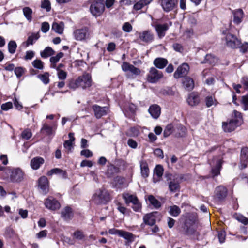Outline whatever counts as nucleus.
<instances>
[{
	"label": "nucleus",
	"instance_id": "4c0bfd02",
	"mask_svg": "<svg viewBox=\"0 0 248 248\" xmlns=\"http://www.w3.org/2000/svg\"><path fill=\"white\" fill-rule=\"evenodd\" d=\"M55 54V51L49 46H47L40 52V55L43 58H47Z\"/></svg>",
	"mask_w": 248,
	"mask_h": 248
},
{
	"label": "nucleus",
	"instance_id": "f257e3e1",
	"mask_svg": "<svg viewBox=\"0 0 248 248\" xmlns=\"http://www.w3.org/2000/svg\"><path fill=\"white\" fill-rule=\"evenodd\" d=\"M233 118L228 122H223L222 128L224 131L231 132L242 124L243 122L241 113L236 110L233 111Z\"/></svg>",
	"mask_w": 248,
	"mask_h": 248
},
{
	"label": "nucleus",
	"instance_id": "2f4dec72",
	"mask_svg": "<svg viewBox=\"0 0 248 248\" xmlns=\"http://www.w3.org/2000/svg\"><path fill=\"white\" fill-rule=\"evenodd\" d=\"M167 59L163 58H157L153 62L154 65L159 69H163L168 64Z\"/></svg>",
	"mask_w": 248,
	"mask_h": 248
},
{
	"label": "nucleus",
	"instance_id": "79ce46f5",
	"mask_svg": "<svg viewBox=\"0 0 248 248\" xmlns=\"http://www.w3.org/2000/svg\"><path fill=\"white\" fill-rule=\"evenodd\" d=\"M169 214L174 217H177L181 213L180 208L177 205H172L169 207Z\"/></svg>",
	"mask_w": 248,
	"mask_h": 248
},
{
	"label": "nucleus",
	"instance_id": "f704fd0d",
	"mask_svg": "<svg viewBox=\"0 0 248 248\" xmlns=\"http://www.w3.org/2000/svg\"><path fill=\"white\" fill-rule=\"evenodd\" d=\"M140 170L141 173L144 178H147L149 176V169L148 168V165L146 161H142L140 162Z\"/></svg>",
	"mask_w": 248,
	"mask_h": 248
},
{
	"label": "nucleus",
	"instance_id": "13d9d810",
	"mask_svg": "<svg viewBox=\"0 0 248 248\" xmlns=\"http://www.w3.org/2000/svg\"><path fill=\"white\" fill-rule=\"evenodd\" d=\"M41 7L45 9L46 11H50L51 10L50 2L48 0H44L41 3Z\"/></svg>",
	"mask_w": 248,
	"mask_h": 248
},
{
	"label": "nucleus",
	"instance_id": "bf43d9fd",
	"mask_svg": "<svg viewBox=\"0 0 248 248\" xmlns=\"http://www.w3.org/2000/svg\"><path fill=\"white\" fill-rule=\"evenodd\" d=\"M226 232L224 230H220L218 232V238L220 243H222L225 242L226 239Z\"/></svg>",
	"mask_w": 248,
	"mask_h": 248
},
{
	"label": "nucleus",
	"instance_id": "a18cd8bd",
	"mask_svg": "<svg viewBox=\"0 0 248 248\" xmlns=\"http://www.w3.org/2000/svg\"><path fill=\"white\" fill-rule=\"evenodd\" d=\"M217 61V59L214 56L209 54L206 55L203 62L211 65H214Z\"/></svg>",
	"mask_w": 248,
	"mask_h": 248
},
{
	"label": "nucleus",
	"instance_id": "de8ad7c7",
	"mask_svg": "<svg viewBox=\"0 0 248 248\" xmlns=\"http://www.w3.org/2000/svg\"><path fill=\"white\" fill-rule=\"evenodd\" d=\"M43 133H45L47 135H50L53 133L52 127L47 124H44L41 128Z\"/></svg>",
	"mask_w": 248,
	"mask_h": 248
},
{
	"label": "nucleus",
	"instance_id": "7ed1b4c3",
	"mask_svg": "<svg viewBox=\"0 0 248 248\" xmlns=\"http://www.w3.org/2000/svg\"><path fill=\"white\" fill-rule=\"evenodd\" d=\"M122 198L127 205L132 203V209L135 212H140L142 205L136 195L130 194L127 192H124L122 194Z\"/></svg>",
	"mask_w": 248,
	"mask_h": 248
},
{
	"label": "nucleus",
	"instance_id": "393cba45",
	"mask_svg": "<svg viewBox=\"0 0 248 248\" xmlns=\"http://www.w3.org/2000/svg\"><path fill=\"white\" fill-rule=\"evenodd\" d=\"M216 196L219 200H224L227 196L228 190L226 187L220 186L216 188Z\"/></svg>",
	"mask_w": 248,
	"mask_h": 248
},
{
	"label": "nucleus",
	"instance_id": "bb28decb",
	"mask_svg": "<svg viewBox=\"0 0 248 248\" xmlns=\"http://www.w3.org/2000/svg\"><path fill=\"white\" fill-rule=\"evenodd\" d=\"M233 15V22L236 24H239L242 21L244 16V12L241 9H238L232 11Z\"/></svg>",
	"mask_w": 248,
	"mask_h": 248
},
{
	"label": "nucleus",
	"instance_id": "6ab92c4d",
	"mask_svg": "<svg viewBox=\"0 0 248 248\" xmlns=\"http://www.w3.org/2000/svg\"><path fill=\"white\" fill-rule=\"evenodd\" d=\"M112 184L113 187L117 189H121L128 186V184L125 183V179L119 176L114 178Z\"/></svg>",
	"mask_w": 248,
	"mask_h": 248
},
{
	"label": "nucleus",
	"instance_id": "f03ea898",
	"mask_svg": "<svg viewBox=\"0 0 248 248\" xmlns=\"http://www.w3.org/2000/svg\"><path fill=\"white\" fill-rule=\"evenodd\" d=\"M236 29L232 27L231 23L230 24L229 29H226L222 31L223 34L225 35V40L226 45L232 48H235L239 46L240 45V42L237 37L231 33V32H234V30Z\"/></svg>",
	"mask_w": 248,
	"mask_h": 248
},
{
	"label": "nucleus",
	"instance_id": "09e8293b",
	"mask_svg": "<svg viewBox=\"0 0 248 248\" xmlns=\"http://www.w3.org/2000/svg\"><path fill=\"white\" fill-rule=\"evenodd\" d=\"M49 74L48 72H45L42 74H39L37 76L38 78H39L45 84H47L50 81L49 78Z\"/></svg>",
	"mask_w": 248,
	"mask_h": 248
},
{
	"label": "nucleus",
	"instance_id": "423d86ee",
	"mask_svg": "<svg viewBox=\"0 0 248 248\" xmlns=\"http://www.w3.org/2000/svg\"><path fill=\"white\" fill-rule=\"evenodd\" d=\"M90 10L92 14L96 17L101 16L105 10L104 0H96L93 1L91 4Z\"/></svg>",
	"mask_w": 248,
	"mask_h": 248
},
{
	"label": "nucleus",
	"instance_id": "6e6552de",
	"mask_svg": "<svg viewBox=\"0 0 248 248\" xmlns=\"http://www.w3.org/2000/svg\"><path fill=\"white\" fill-rule=\"evenodd\" d=\"M122 69L125 72H129L130 74L128 76V78H134L140 75L141 70L136 67L132 64L128 62H123L122 64Z\"/></svg>",
	"mask_w": 248,
	"mask_h": 248
},
{
	"label": "nucleus",
	"instance_id": "c756f323",
	"mask_svg": "<svg viewBox=\"0 0 248 248\" xmlns=\"http://www.w3.org/2000/svg\"><path fill=\"white\" fill-rule=\"evenodd\" d=\"M183 84L185 89L188 91L192 90L194 87L193 79L188 76L185 77L183 79Z\"/></svg>",
	"mask_w": 248,
	"mask_h": 248
},
{
	"label": "nucleus",
	"instance_id": "774afa93",
	"mask_svg": "<svg viewBox=\"0 0 248 248\" xmlns=\"http://www.w3.org/2000/svg\"><path fill=\"white\" fill-rule=\"evenodd\" d=\"M242 102L244 110H248V95L242 97Z\"/></svg>",
	"mask_w": 248,
	"mask_h": 248
},
{
	"label": "nucleus",
	"instance_id": "37998d69",
	"mask_svg": "<svg viewBox=\"0 0 248 248\" xmlns=\"http://www.w3.org/2000/svg\"><path fill=\"white\" fill-rule=\"evenodd\" d=\"M69 87L73 90H75L78 88H81L79 77L77 78L72 79L69 81Z\"/></svg>",
	"mask_w": 248,
	"mask_h": 248
},
{
	"label": "nucleus",
	"instance_id": "a19ab883",
	"mask_svg": "<svg viewBox=\"0 0 248 248\" xmlns=\"http://www.w3.org/2000/svg\"><path fill=\"white\" fill-rule=\"evenodd\" d=\"M64 28V24L63 22H61L59 23H53L52 26V29L59 34H62L63 32Z\"/></svg>",
	"mask_w": 248,
	"mask_h": 248
},
{
	"label": "nucleus",
	"instance_id": "5fc2aeb1",
	"mask_svg": "<svg viewBox=\"0 0 248 248\" xmlns=\"http://www.w3.org/2000/svg\"><path fill=\"white\" fill-rule=\"evenodd\" d=\"M21 136L22 138L24 140H29L32 136L31 130L29 128L25 129L22 131Z\"/></svg>",
	"mask_w": 248,
	"mask_h": 248
},
{
	"label": "nucleus",
	"instance_id": "9b49d317",
	"mask_svg": "<svg viewBox=\"0 0 248 248\" xmlns=\"http://www.w3.org/2000/svg\"><path fill=\"white\" fill-rule=\"evenodd\" d=\"M158 3L163 10L167 13L175 9L178 5L177 0H158Z\"/></svg>",
	"mask_w": 248,
	"mask_h": 248
},
{
	"label": "nucleus",
	"instance_id": "052dcab7",
	"mask_svg": "<svg viewBox=\"0 0 248 248\" xmlns=\"http://www.w3.org/2000/svg\"><path fill=\"white\" fill-rule=\"evenodd\" d=\"M132 26L129 22H125L123 26L122 30L126 32H130L132 31Z\"/></svg>",
	"mask_w": 248,
	"mask_h": 248
},
{
	"label": "nucleus",
	"instance_id": "603ef678",
	"mask_svg": "<svg viewBox=\"0 0 248 248\" xmlns=\"http://www.w3.org/2000/svg\"><path fill=\"white\" fill-rule=\"evenodd\" d=\"M32 65L36 69L42 70L44 67V63L40 59H35L32 62Z\"/></svg>",
	"mask_w": 248,
	"mask_h": 248
},
{
	"label": "nucleus",
	"instance_id": "0eeeda50",
	"mask_svg": "<svg viewBox=\"0 0 248 248\" xmlns=\"http://www.w3.org/2000/svg\"><path fill=\"white\" fill-rule=\"evenodd\" d=\"M73 34L75 39L79 41H86L91 37V31L89 28L87 27L75 30L73 32Z\"/></svg>",
	"mask_w": 248,
	"mask_h": 248
},
{
	"label": "nucleus",
	"instance_id": "dca6fc26",
	"mask_svg": "<svg viewBox=\"0 0 248 248\" xmlns=\"http://www.w3.org/2000/svg\"><path fill=\"white\" fill-rule=\"evenodd\" d=\"M79 78L82 89H86L92 85V77L89 73H84L82 76H79Z\"/></svg>",
	"mask_w": 248,
	"mask_h": 248
},
{
	"label": "nucleus",
	"instance_id": "e433bc0d",
	"mask_svg": "<svg viewBox=\"0 0 248 248\" xmlns=\"http://www.w3.org/2000/svg\"><path fill=\"white\" fill-rule=\"evenodd\" d=\"M153 0H140L136 3L133 7L135 10H140L144 6L149 4Z\"/></svg>",
	"mask_w": 248,
	"mask_h": 248
},
{
	"label": "nucleus",
	"instance_id": "6e6d98bb",
	"mask_svg": "<svg viewBox=\"0 0 248 248\" xmlns=\"http://www.w3.org/2000/svg\"><path fill=\"white\" fill-rule=\"evenodd\" d=\"M116 204L117 205V210L122 214L125 215L129 212V210L124 206L121 202H117Z\"/></svg>",
	"mask_w": 248,
	"mask_h": 248
},
{
	"label": "nucleus",
	"instance_id": "9d476101",
	"mask_svg": "<svg viewBox=\"0 0 248 248\" xmlns=\"http://www.w3.org/2000/svg\"><path fill=\"white\" fill-rule=\"evenodd\" d=\"M163 77V73L155 67H151L147 75V80L152 83L157 82Z\"/></svg>",
	"mask_w": 248,
	"mask_h": 248
},
{
	"label": "nucleus",
	"instance_id": "ea45409f",
	"mask_svg": "<svg viewBox=\"0 0 248 248\" xmlns=\"http://www.w3.org/2000/svg\"><path fill=\"white\" fill-rule=\"evenodd\" d=\"M148 200L150 204L155 208L158 209L161 206V203L160 202L156 199L154 196L149 195L148 197Z\"/></svg>",
	"mask_w": 248,
	"mask_h": 248
},
{
	"label": "nucleus",
	"instance_id": "cd10ccee",
	"mask_svg": "<svg viewBox=\"0 0 248 248\" xmlns=\"http://www.w3.org/2000/svg\"><path fill=\"white\" fill-rule=\"evenodd\" d=\"M53 174H57L60 177L64 179H65L67 177V174L66 171L59 168H54L51 169L47 173V175L48 176H52Z\"/></svg>",
	"mask_w": 248,
	"mask_h": 248
},
{
	"label": "nucleus",
	"instance_id": "f8f14e48",
	"mask_svg": "<svg viewBox=\"0 0 248 248\" xmlns=\"http://www.w3.org/2000/svg\"><path fill=\"white\" fill-rule=\"evenodd\" d=\"M167 181L169 185V189L170 192L175 193L179 191L180 186L178 180L172 179V175L170 174L166 175Z\"/></svg>",
	"mask_w": 248,
	"mask_h": 248
},
{
	"label": "nucleus",
	"instance_id": "39448f33",
	"mask_svg": "<svg viewBox=\"0 0 248 248\" xmlns=\"http://www.w3.org/2000/svg\"><path fill=\"white\" fill-rule=\"evenodd\" d=\"M93 200L97 204H107L110 200V196L105 189H99L93 196Z\"/></svg>",
	"mask_w": 248,
	"mask_h": 248
},
{
	"label": "nucleus",
	"instance_id": "4d7b16f0",
	"mask_svg": "<svg viewBox=\"0 0 248 248\" xmlns=\"http://www.w3.org/2000/svg\"><path fill=\"white\" fill-rule=\"evenodd\" d=\"M25 69L22 67H17L15 69V73L18 78H20L25 73Z\"/></svg>",
	"mask_w": 248,
	"mask_h": 248
},
{
	"label": "nucleus",
	"instance_id": "5701e85b",
	"mask_svg": "<svg viewBox=\"0 0 248 248\" xmlns=\"http://www.w3.org/2000/svg\"><path fill=\"white\" fill-rule=\"evenodd\" d=\"M148 112L154 119H157L161 114V108L157 104H153L150 106Z\"/></svg>",
	"mask_w": 248,
	"mask_h": 248
},
{
	"label": "nucleus",
	"instance_id": "49530a36",
	"mask_svg": "<svg viewBox=\"0 0 248 248\" xmlns=\"http://www.w3.org/2000/svg\"><path fill=\"white\" fill-rule=\"evenodd\" d=\"M205 102L207 107L209 108L212 105H216L217 101L212 96H206L205 98Z\"/></svg>",
	"mask_w": 248,
	"mask_h": 248
},
{
	"label": "nucleus",
	"instance_id": "f3484780",
	"mask_svg": "<svg viewBox=\"0 0 248 248\" xmlns=\"http://www.w3.org/2000/svg\"><path fill=\"white\" fill-rule=\"evenodd\" d=\"M248 165V148L243 147L242 148L240 154V167L243 169Z\"/></svg>",
	"mask_w": 248,
	"mask_h": 248
},
{
	"label": "nucleus",
	"instance_id": "1a4fd4ad",
	"mask_svg": "<svg viewBox=\"0 0 248 248\" xmlns=\"http://www.w3.org/2000/svg\"><path fill=\"white\" fill-rule=\"evenodd\" d=\"M151 25L155 28L158 38L161 39L165 36L166 31L169 29V26L172 25V23L170 22L169 25L167 23L160 24L157 21H153Z\"/></svg>",
	"mask_w": 248,
	"mask_h": 248
},
{
	"label": "nucleus",
	"instance_id": "aec40b11",
	"mask_svg": "<svg viewBox=\"0 0 248 248\" xmlns=\"http://www.w3.org/2000/svg\"><path fill=\"white\" fill-rule=\"evenodd\" d=\"M164 169L162 165H157L156 166L154 169V176L153 181L154 183H156L159 182L163 174Z\"/></svg>",
	"mask_w": 248,
	"mask_h": 248
},
{
	"label": "nucleus",
	"instance_id": "69168bd1",
	"mask_svg": "<svg viewBox=\"0 0 248 248\" xmlns=\"http://www.w3.org/2000/svg\"><path fill=\"white\" fill-rule=\"evenodd\" d=\"M80 155L85 157L89 158L93 156L92 152L89 149H84L81 151Z\"/></svg>",
	"mask_w": 248,
	"mask_h": 248
},
{
	"label": "nucleus",
	"instance_id": "20e7f679",
	"mask_svg": "<svg viewBox=\"0 0 248 248\" xmlns=\"http://www.w3.org/2000/svg\"><path fill=\"white\" fill-rule=\"evenodd\" d=\"M137 41L140 44H149L155 40V34L151 30H144L140 32H137Z\"/></svg>",
	"mask_w": 248,
	"mask_h": 248
},
{
	"label": "nucleus",
	"instance_id": "680f3d73",
	"mask_svg": "<svg viewBox=\"0 0 248 248\" xmlns=\"http://www.w3.org/2000/svg\"><path fill=\"white\" fill-rule=\"evenodd\" d=\"M236 218L239 222L245 225H248V218L244 216L241 215H237Z\"/></svg>",
	"mask_w": 248,
	"mask_h": 248
},
{
	"label": "nucleus",
	"instance_id": "2eb2a0df",
	"mask_svg": "<svg viewBox=\"0 0 248 248\" xmlns=\"http://www.w3.org/2000/svg\"><path fill=\"white\" fill-rule=\"evenodd\" d=\"M45 205L46 208L52 211L59 209L61 206L59 201L53 197H49L45 200Z\"/></svg>",
	"mask_w": 248,
	"mask_h": 248
},
{
	"label": "nucleus",
	"instance_id": "338daca9",
	"mask_svg": "<svg viewBox=\"0 0 248 248\" xmlns=\"http://www.w3.org/2000/svg\"><path fill=\"white\" fill-rule=\"evenodd\" d=\"M35 55V53L32 50L27 51L26 52V55L24 56L25 60H31Z\"/></svg>",
	"mask_w": 248,
	"mask_h": 248
},
{
	"label": "nucleus",
	"instance_id": "3c124183",
	"mask_svg": "<svg viewBox=\"0 0 248 248\" xmlns=\"http://www.w3.org/2000/svg\"><path fill=\"white\" fill-rule=\"evenodd\" d=\"M221 167V163L220 160L218 161L216 166L213 168L211 172L213 176H218L220 174V170Z\"/></svg>",
	"mask_w": 248,
	"mask_h": 248
},
{
	"label": "nucleus",
	"instance_id": "0e129e2a",
	"mask_svg": "<svg viewBox=\"0 0 248 248\" xmlns=\"http://www.w3.org/2000/svg\"><path fill=\"white\" fill-rule=\"evenodd\" d=\"M179 131V135L180 137L184 136L186 133V128L182 125L181 124L178 125L177 127Z\"/></svg>",
	"mask_w": 248,
	"mask_h": 248
},
{
	"label": "nucleus",
	"instance_id": "a211bd4d",
	"mask_svg": "<svg viewBox=\"0 0 248 248\" xmlns=\"http://www.w3.org/2000/svg\"><path fill=\"white\" fill-rule=\"evenodd\" d=\"M24 172L19 168L14 169L11 174V179L13 182H20L23 180Z\"/></svg>",
	"mask_w": 248,
	"mask_h": 248
},
{
	"label": "nucleus",
	"instance_id": "7c9ffc66",
	"mask_svg": "<svg viewBox=\"0 0 248 248\" xmlns=\"http://www.w3.org/2000/svg\"><path fill=\"white\" fill-rule=\"evenodd\" d=\"M61 216L66 220H70L73 216L72 208L69 206L65 207L62 211Z\"/></svg>",
	"mask_w": 248,
	"mask_h": 248
},
{
	"label": "nucleus",
	"instance_id": "864d4df0",
	"mask_svg": "<svg viewBox=\"0 0 248 248\" xmlns=\"http://www.w3.org/2000/svg\"><path fill=\"white\" fill-rule=\"evenodd\" d=\"M173 125L172 124H168L164 131L163 135L165 137H167L170 136L173 131Z\"/></svg>",
	"mask_w": 248,
	"mask_h": 248
},
{
	"label": "nucleus",
	"instance_id": "b1692460",
	"mask_svg": "<svg viewBox=\"0 0 248 248\" xmlns=\"http://www.w3.org/2000/svg\"><path fill=\"white\" fill-rule=\"evenodd\" d=\"M143 223L141 225V227L143 228L145 224L150 226H154L156 223V219L152 213L147 214L143 217Z\"/></svg>",
	"mask_w": 248,
	"mask_h": 248
},
{
	"label": "nucleus",
	"instance_id": "4be33fe9",
	"mask_svg": "<svg viewBox=\"0 0 248 248\" xmlns=\"http://www.w3.org/2000/svg\"><path fill=\"white\" fill-rule=\"evenodd\" d=\"M38 185L44 194H46L48 192L49 182L46 176H43L39 179Z\"/></svg>",
	"mask_w": 248,
	"mask_h": 248
},
{
	"label": "nucleus",
	"instance_id": "412c9836",
	"mask_svg": "<svg viewBox=\"0 0 248 248\" xmlns=\"http://www.w3.org/2000/svg\"><path fill=\"white\" fill-rule=\"evenodd\" d=\"M188 104L191 106H195L199 104L200 102V96L197 93L192 92L187 99Z\"/></svg>",
	"mask_w": 248,
	"mask_h": 248
},
{
	"label": "nucleus",
	"instance_id": "c9c22d12",
	"mask_svg": "<svg viewBox=\"0 0 248 248\" xmlns=\"http://www.w3.org/2000/svg\"><path fill=\"white\" fill-rule=\"evenodd\" d=\"M64 54L62 52L58 53L56 56H52L50 59V67L56 68V64L60 61V59L62 58Z\"/></svg>",
	"mask_w": 248,
	"mask_h": 248
},
{
	"label": "nucleus",
	"instance_id": "c03bdc74",
	"mask_svg": "<svg viewBox=\"0 0 248 248\" xmlns=\"http://www.w3.org/2000/svg\"><path fill=\"white\" fill-rule=\"evenodd\" d=\"M23 12L27 20L31 22L32 18V10L29 7H25L23 8Z\"/></svg>",
	"mask_w": 248,
	"mask_h": 248
},
{
	"label": "nucleus",
	"instance_id": "a878e982",
	"mask_svg": "<svg viewBox=\"0 0 248 248\" xmlns=\"http://www.w3.org/2000/svg\"><path fill=\"white\" fill-rule=\"evenodd\" d=\"M40 37L39 32L32 33L28 37L26 42L22 43V46L27 47L30 45H32Z\"/></svg>",
	"mask_w": 248,
	"mask_h": 248
},
{
	"label": "nucleus",
	"instance_id": "72a5a7b5",
	"mask_svg": "<svg viewBox=\"0 0 248 248\" xmlns=\"http://www.w3.org/2000/svg\"><path fill=\"white\" fill-rule=\"evenodd\" d=\"M69 140L65 141L63 144L64 147L67 150L68 152L72 151L73 148V142L75 140V138L74 137V134L72 133H69L68 134Z\"/></svg>",
	"mask_w": 248,
	"mask_h": 248
},
{
	"label": "nucleus",
	"instance_id": "8fccbe9b",
	"mask_svg": "<svg viewBox=\"0 0 248 248\" xmlns=\"http://www.w3.org/2000/svg\"><path fill=\"white\" fill-rule=\"evenodd\" d=\"M17 48V44L15 41L11 40L8 44V51L11 54H14Z\"/></svg>",
	"mask_w": 248,
	"mask_h": 248
},
{
	"label": "nucleus",
	"instance_id": "e2e57ef3",
	"mask_svg": "<svg viewBox=\"0 0 248 248\" xmlns=\"http://www.w3.org/2000/svg\"><path fill=\"white\" fill-rule=\"evenodd\" d=\"M67 72L64 70L57 71V76L59 79L64 80L67 77Z\"/></svg>",
	"mask_w": 248,
	"mask_h": 248
},
{
	"label": "nucleus",
	"instance_id": "473e14b6",
	"mask_svg": "<svg viewBox=\"0 0 248 248\" xmlns=\"http://www.w3.org/2000/svg\"><path fill=\"white\" fill-rule=\"evenodd\" d=\"M73 239L78 241H84L86 239V235L81 230L77 229L72 234Z\"/></svg>",
	"mask_w": 248,
	"mask_h": 248
},
{
	"label": "nucleus",
	"instance_id": "c85d7f7f",
	"mask_svg": "<svg viewBox=\"0 0 248 248\" xmlns=\"http://www.w3.org/2000/svg\"><path fill=\"white\" fill-rule=\"evenodd\" d=\"M44 162L45 160L42 157H36L31 160L30 165L32 169L37 170L44 163Z\"/></svg>",
	"mask_w": 248,
	"mask_h": 248
},
{
	"label": "nucleus",
	"instance_id": "4468645a",
	"mask_svg": "<svg viewBox=\"0 0 248 248\" xmlns=\"http://www.w3.org/2000/svg\"><path fill=\"white\" fill-rule=\"evenodd\" d=\"M92 108L93 111L94 115L97 119L107 114L108 108L107 107H101L97 104L93 105Z\"/></svg>",
	"mask_w": 248,
	"mask_h": 248
},
{
	"label": "nucleus",
	"instance_id": "58836bf2",
	"mask_svg": "<svg viewBox=\"0 0 248 248\" xmlns=\"http://www.w3.org/2000/svg\"><path fill=\"white\" fill-rule=\"evenodd\" d=\"M120 236L127 240L129 242L134 241L135 238V236L131 232L123 230L122 231Z\"/></svg>",
	"mask_w": 248,
	"mask_h": 248
},
{
	"label": "nucleus",
	"instance_id": "ddd939ff",
	"mask_svg": "<svg viewBox=\"0 0 248 248\" xmlns=\"http://www.w3.org/2000/svg\"><path fill=\"white\" fill-rule=\"evenodd\" d=\"M189 66L186 63H183L180 65L174 73V77L179 78L187 75L189 71Z\"/></svg>",
	"mask_w": 248,
	"mask_h": 248
}]
</instances>
